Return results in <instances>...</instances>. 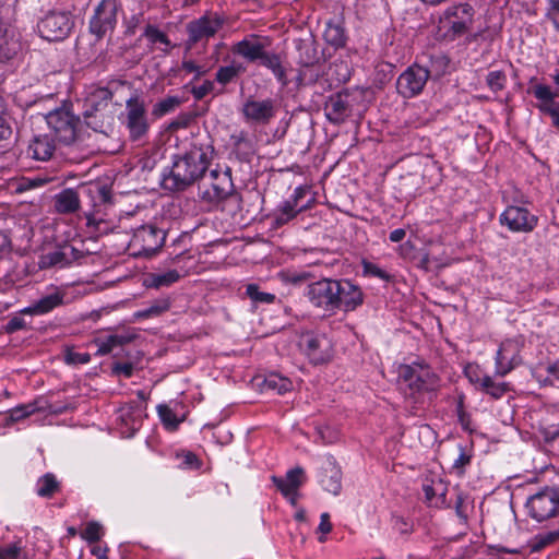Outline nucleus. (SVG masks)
Masks as SVG:
<instances>
[{
  "label": "nucleus",
  "instance_id": "f257e3e1",
  "mask_svg": "<svg viewBox=\"0 0 559 559\" xmlns=\"http://www.w3.org/2000/svg\"><path fill=\"white\" fill-rule=\"evenodd\" d=\"M209 166L207 153L200 147H193L174 160L169 171L162 177V186L169 191H182L201 179Z\"/></svg>",
  "mask_w": 559,
  "mask_h": 559
},
{
  "label": "nucleus",
  "instance_id": "f03ea898",
  "mask_svg": "<svg viewBox=\"0 0 559 559\" xmlns=\"http://www.w3.org/2000/svg\"><path fill=\"white\" fill-rule=\"evenodd\" d=\"M400 378L407 385L412 397L421 394H435L440 386V378L432 369L423 364L403 365L400 368ZM431 399V396H429Z\"/></svg>",
  "mask_w": 559,
  "mask_h": 559
},
{
  "label": "nucleus",
  "instance_id": "7ed1b4c3",
  "mask_svg": "<svg viewBox=\"0 0 559 559\" xmlns=\"http://www.w3.org/2000/svg\"><path fill=\"white\" fill-rule=\"evenodd\" d=\"M166 234L153 225L136 228L129 241L128 250L132 257H151L164 245Z\"/></svg>",
  "mask_w": 559,
  "mask_h": 559
},
{
  "label": "nucleus",
  "instance_id": "20e7f679",
  "mask_svg": "<svg viewBox=\"0 0 559 559\" xmlns=\"http://www.w3.org/2000/svg\"><path fill=\"white\" fill-rule=\"evenodd\" d=\"M525 507L528 515L539 523L559 516V488L545 487L531 496Z\"/></svg>",
  "mask_w": 559,
  "mask_h": 559
},
{
  "label": "nucleus",
  "instance_id": "39448f33",
  "mask_svg": "<svg viewBox=\"0 0 559 559\" xmlns=\"http://www.w3.org/2000/svg\"><path fill=\"white\" fill-rule=\"evenodd\" d=\"M474 14V8L467 2L450 5L441 17V23L447 27L444 36L454 40L466 34L473 25Z\"/></svg>",
  "mask_w": 559,
  "mask_h": 559
},
{
  "label": "nucleus",
  "instance_id": "423d86ee",
  "mask_svg": "<svg viewBox=\"0 0 559 559\" xmlns=\"http://www.w3.org/2000/svg\"><path fill=\"white\" fill-rule=\"evenodd\" d=\"M46 121L55 138L71 144L76 140L80 118L66 108H58L47 114Z\"/></svg>",
  "mask_w": 559,
  "mask_h": 559
},
{
  "label": "nucleus",
  "instance_id": "0eeeda50",
  "mask_svg": "<svg viewBox=\"0 0 559 559\" xmlns=\"http://www.w3.org/2000/svg\"><path fill=\"white\" fill-rule=\"evenodd\" d=\"M72 27L73 21L66 12H49L37 24L40 37L49 41L64 39Z\"/></svg>",
  "mask_w": 559,
  "mask_h": 559
},
{
  "label": "nucleus",
  "instance_id": "6e6552de",
  "mask_svg": "<svg viewBox=\"0 0 559 559\" xmlns=\"http://www.w3.org/2000/svg\"><path fill=\"white\" fill-rule=\"evenodd\" d=\"M224 19L217 13L207 12L187 24L188 43L194 45L213 37L223 26Z\"/></svg>",
  "mask_w": 559,
  "mask_h": 559
},
{
  "label": "nucleus",
  "instance_id": "1a4fd4ad",
  "mask_svg": "<svg viewBox=\"0 0 559 559\" xmlns=\"http://www.w3.org/2000/svg\"><path fill=\"white\" fill-rule=\"evenodd\" d=\"M275 103L271 98L254 99L249 97L241 107V115L246 123L250 126H265L275 116Z\"/></svg>",
  "mask_w": 559,
  "mask_h": 559
},
{
  "label": "nucleus",
  "instance_id": "9d476101",
  "mask_svg": "<svg viewBox=\"0 0 559 559\" xmlns=\"http://www.w3.org/2000/svg\"><path fill=\"white\" fill-rule=\"evenodd\" d=\"M429 80V73L425 67L417 63L408 67L397 79V93L404 98H412L420 94Z\"/></svg>",
  "mask_w": 559,
  "mask_h": 559
},
{
  "label": "nucleus",
  "instance_id": "9b49d317",
  "mask_svg": "<svg viewBox=\"0 0 559 559\" xmlns=\"http://www.w3.org/2000/svg\"><path fill=\"white\" fill-rule=\"evenodd\" d=\"M209 182L199 187L200 195L210 203H218L225 200L233 188L231 178L228 171L213 169L207 178Z\"/></svg>",
  "mask_w": 559,
  "mask_h": 559
},
{
  "label": "nucleus",
  "instance_id": "f8f14e48",
  "mask_svg": "<svg viewBox=\"0 0 559 559\" xmlns=\"http://www.w3.org/2000/svg\"><path fill=\"white\" fill-rule=\"evenodd\" d=\"M126 126L130 138L134 141L140 140L150 129L146 108L143 100L138 97L128 99L126 104Z\"/></svg>",
  "mask_w": 559,
  "mask_h": 559
},
{
  "label": "nucleus",
  "instance_id": "ddd939ff",
  "mask_svg": "<svg viewBox=\"0 0 559 559\" xmlns=\"http://www.w3.org/2000/svg\"><path fill=\"white\" fill-rule=\"evenodd\" d=\"M118 9V0H103L97 5L90 22V29L97 38H102L114 29L117 23Z\"/></svg>",
  "mask_w": 559,
  "mask_h": 559
},
{
  "label": "nucleus",
  "instance_id": "4468645a",
  "mask_svg": "<svg viewBox=\"0 0 559 559\" xmlns=\"http://www.w3.org/2000/svg\"><path fill=\"white\" fill-rule=\"evenodd\" d=\"M499 222L514 233H531L538 223V217L522 206L509 205L500 215Z\"/></svg>",
  "mask_w": 559,
  "mask_h": 559
},
{
  "label": "nucleus",
  "instance_id": "2eb2a0df",
  "mask_svg": "<svg viewBox=\"0 0 559 559\" xmlns=\"http://www.w3.org/2000/svg\"><path fill=\"white\" fill-rule=\"evenodd\" d=\"M306 475L301 467L297 466L286 472L284 476L271 477L273 485L282 496L292 504H296L299 498V489L306 483Z\"/></svg>",
  "mask_w": 559,
  "mask_h": 559
},
{
  "label": "nucleus",
  "instance_id": "dca6fc26",
  "mask_svg": "<svg viewBox=\"0 0 559 559\" xmlns=\"http://www.w3.org/2000/svg\"><path fill=\"white\" fill-rule=\"evenodd\" d=\"M341 289V281L322 276L317 281V310L322 308L323 312L317 311V317H328L337 309V299Z\"/></svg>",
  "mask_w": 559,
  "mask_h": 559
},
{
  "label": "nucleus",
  "instance_id": "f3484780",
  "mask_svg": "<svg viewBox=\"0 0 559 559\" xmlns=\"http://www.w3.org/2000/svg\"><path fill=\"white\" fill-rule=\"evenodd\" d=\"M66 292L60 287H51L36 302L23 308L20 312L29 316H43L64 304Z\"/></svg>",
  "mask_w": 559,
  "mask_h": 559
},
{
  "label": "nucleus",
  "instance_id": "a211bd4d",
  "mask_svg": "<svg viewBox=\"0 0 559 559\" xmlns=\"http://www.w3.org/2000/svg\"><path fill=\"white\" fill-rule=\"evenodd\" d=\"M349 93L338 92L331 95L324 105V111L326 118L334 123H338L345 120L350 114Z\"/></svg>",
  "mask_w": 559,
  "mask_h": 559
},
{
  "label": "nucleus",
  "instance_id": "6ab92c4d",
  "mask_svg": "<svg viewBox=\"0 0 559 559\" xmlns=\"http://www.w3.org/2000/svg\"><path fill=\"white\" fill-rule=\"evenodd\" d=\"M111 99V92L107 87H91L84 98V117H94L104 111Z\"/></svg>",
  "mask_w": 559,
  "mask_h": 559
},
{
  "label": "nucleus",
  "instance_id": "aec40b11",
  "mask_svg": "<svg viewBox=\"0 0 559 559\" xmlns=\"http://www.w3.org/2000/svg\"><path fill=\"white\" fill-rule=\"evenodd\" d=\"M231 52L249 62H254L257 60L261 61L267 51H265V45L257 36H251L235 43L231 46Z\"/></svg>",
  "mask_w": 559,
  "mask_h": 559
},
{
  "label": "nucleus",
  "instance_id": "412c9836",
  "mask_svg": "<svg viewBox=\"0 0 559 559\" xmlns=\"http://www.w3.org/2000/svg\"><path fill=\"white\" fill-rule=\"evenodd\" d=\"M364 301V295L359 287L355 286L352 282L344 280L341 281V289L337 299V309L345 311H353Z\"/></svg>",
  "mask_w": 559,
  "mask_h": 559
},
{
  "label": "nucleus",
  "instance_id": "4be33fe9",
  "mask_svg": "<svg viewBox=\"0 0 559 559\" xmlns=\"http://www.w3.org/2000/svg\"><path fill=\"white\" fill-rule=\"evenodd\" d=\"M55 150V142L49 135H36L29 141L26 154L35 160L46 162L52 157Z\"/></svg>",
  "mask_w": 559,
  "mask_h": 559
},
{
  "label": "nucleus",
  "instance_id": "5701e85b",
  "mask_svg": "<svg viewBox=\"0 0 559 559\" xmlns=\"http://www.w3.org/2000/svg\"><path fill=\"white\" fill-rule=\"evenodd\" d=\"M134 340V334L122 333V334H107L96 336L93 340V344L96 345L97 356H105L111 353L115 348L131 343Z\"/></svg>",
  "mask_w": 559,
  "mask_h": 559
},
{
  "label": "nucleus",
  "instance_id": "b1692460",
  "mask_svg": "<svg viewBox=\"0 0 559 559\" xmlns=\"http://www.w3.org/2000/svg\"><path fill=\"white\" fill-rule=\"evenodd\" d=\"M342 472L335 461L328 459L326 465L321 467L320 484L323 489L333 495H338L342 488Z\"/></svg>",
  "mask_w": 559,
  "mask_h": 559
},
{
  "label": "nucleus",
  "instance_id": "393cba45",
  "mask_svg": "<svg viewBox=\"0 0 559 559\" xmlns=\"http://www.w3.org/2000/svg\"><path fill=\"white\" fill-rule=\"evenodd\" d=\"M21 49V43L13 31L0 21V61L13 58Z\"/></svg>",
  "mask_w": 559,
  "mask_h": 559
},
{
  "label": "nucleus",
  "instance_id": "a878e982",
  "mask_svg": "<svg viewBox=\"0 0 559 559\" xmlns=\"http://www.w3.org/2000/svg\"><path fill=\"white\" fill-rule=\"evenodd\" d=\"M349 79L348 68L345 63H331L328 68V71L323 76H319L317 74V85H323L329 82V86L332 87L333 84L340 85L341 83L346 82Z\"/></svg>",
  "mask_w": 559,
  "mask_h": 559
},
{
  "label": "nucleus",
  "instance_id": "bb28decb",
  "mask_svg": "<svg viewBox=\"0 0 559 559\" xmlns=\"http://www.w3.org/2000/svg\"><path fill=\"white\" fill-rule=\"evenodd\" d=\"M181 277L177 270L148 273L144 278V285L148 288L168 287Z\"/></svg>",
  "mask_w": 559,
  "mask_h": 559
},
{
  "label": "nucleus",
  "instance_id": "cd10ccee",
  "mask_svg": "<svg viewBox=\"0 0 559 559\" xmlns=\"http://www.w3.org/2000/svg\"><path fill=\"white\" fill-rule=\"evenodd\" d=\"M261 64L271 70L282 86H286L288 84L289 80L287 78V69L282 63L278 55L266 52L261 60Z\"/></svg>",
  "mask_w": 559,
  "mask_h": 559
},
{
  "label": "nucleus",
  "instance_id": "c85d7f7f",
  "mask_svg": "<svg viewBox=\"0 0 559 559\" xmlns=\"http://www.w3.org/2000/svg\"><path fill=\"white\" fill-rule=\"evenodd\" d=\"M324 40L334 49L341 48L345 45L346 35L342 21H329L323 34Z\"/></svg>",
  "mask_w": 559,
  "mask_h": 559
},
{
  "label": "nucleus",
  "instance_id": "c756f323",
  "mask_svg": "<svg viewBox=\"0 0 559 559\" xmlns=\"http://www.w3.org/2000/svg\"><path fill=\"white\" fill-rule=\"evenodd\" d=\"M56 210L59 213H73L80 207V199L76 191L66 189L56 197Z\"/></svg>",
  "mask_w": 559,
  "mask_h": 559
},
{
  "label": "nucleus",
  "instance_id": "7c9ffc66",
  "mask_svg": "<svg viewBox=\"0 0 559 559\" xmlns=\"http://www.w3.org/2000/svg\"><path fill=\"white\" fill-rule=\"evenodd\" d=\"M247 68L243 63L231 61L229 64L219 67L216 74L215 80L222 84L226 85L237 79L239 75L245 73Z\"/></svg>",
  "mask_w": 559,
  "mask_h": 559
},
{
  "label": "nucleus",
  "instance_id": "2f4dec72",
  "mask_svg": "<svg viewBox=\"0 0 559 559\" xmlns=\"http://www.w3.org/2000/svg\"><path fill=\"white\" fill-rule=\"evenodd\" d=\"M449 66L450 58L447 55L442 52L431 55L429 68H426V71L429 73V79H440L448 72Z\"/></svg>",
  "mask_w": 559,
  "mask_h": 559
},
{
  "label": "nucleus",
  "instance_id": "473e14b6",
  "mask_svg": "<svg viewBox=\"0 0 559 559\" xmlns=\"http://www.w3.org/2000/svg\"><path fill=\"white\" fill-rule=\"evenodd\" d=\"M478 381L480 389L495 400L501 399L507 392L511 390L509 383L495 382L489 376H485Z\"/></svg>",
  "mask_w": 559,
  "mask_h": 559
},
{
  "label": "nucleus",
  "instance_id": "72a5a7b5",
  "mask_svg": "<svg viewBox=\"0 0 559 559\" xmlns=\"http://www.w3.org/2000/svg\"><path fill=\"white\" fill-rule=\"evenodd\" d=\"M59 490V481L51 473H47L36 483L35 491L41 498H50Z\"/></svg>",
  "mask_w": 559,
  "mask_h": 559
},
{
  "label": "nucleus",
  "instance_id": "f704fd0d",
  "mask_svg": "<svg viewBox=\"0 0 559 559\" xmlns=\"http://www.w3.org/2000/svg\"><path fill=\"white\" fill-rule=\"evenodd\" d=\"M68 250H72L71 247H63L60 250H55L44 254L40 259V267L59 266L63 267L68 264Z\"/></svg>",
  "mask_w": 559,
  "mask_h": 559
},
{
  "label": "nucleus",
  "instance_id": "c9c22d12",
  "mask_svg": "<svg viewBox=\"0 0 559 559\" xmlns=\"http://www.w3.org/2000/svg\"><path fill=\"white\" fill-rule=\"evenodd\" d=\"M170 308V301L167 298H162L153 301L148 307L139 310L134 313L135 319H147L158 317Z\"/></svg>",
  "mask_w": 559,
  "mask_h": 559
},
{
  "label": "nucleus",
  "instance_id": "e433bc0d",
  "mask_svg": "<svg viewBox=\"0 0 559 559\" xmlns=\"http://www.w3.org/2000/svg\"><path fill=\"white\" fill-rule=\"evenodd\" d=\"M540 432L546 442H551L559 437V412L552 414V418L543 419Z\"/></svg>",
  "mask_w": 559,
  "mask_h": 559
},
{
  "label": "nucleus",
  "instance_id": "4c0bfd02",
  "mask_svg": "<svg viewBox=\"0 0 559 559\" xmlns=\"http://www.w3.org/2000/svg\"><path fill=\"white\" fill-rule=\"evenodd\" d=\"M157 414L164 427L169 431H175L182 419L178 418L175 412L166 404L157 406Z\"/></svg>",
  "mask_w": 559,
  "mask_h": 559
},
{
  "label": "nucleus",
  "instance_id": "58836bf2",
  "mask_svg": "<svg viewBox=\"0 0 559 559\" xmlns=\"http://www.w3.org/2000/svg\"><path fill=\"white\" fill-rule=\"evenodd\" d=\"M24 548L25 546L21 538H17L8 545L0 546V559L26 558Z\"/></svg>",
  "mask_w": 559,
  "mask_h": 559
},
{
  "label": "nucleus",
  "instance_id": "ea45409f",
  "mask_svg": "<svg viewBox=\"0 0 559 559\" xmlns=\"http://www.w3.org/2000/svg\"><path fill=\"white\" fill-rule=\"evenodd\" d=\"M180 105V99L177 96H168L159 102H157L153 109L152 115L155 117H163L171 111H174Z\"/></svg>",
  "mask_w": 559,
  "mask_h": 559
},
{
  "label": "nucleus",
  "instance_id": "a19ab883",
  "mask_svg": "<svg viewBox=\"0 0 559 559\" xmlns=\"http://www.w3.org/2000/svg\"><path fill=\"white\" fill-rule=\"evenodd\" d=\"M144 36L151 44L164 46L162 48L164 51L168 50L170 47V41L167 35L159 31L156 26L147 25L144 31Z\"/></svg>",
  "mask_w": 559,
  "mask_h": 559
},
{
  "label": "nucleus",
  "instance_id": "79ce46f5",
  "mask_svg": "<svg viewBox=\"0 0 559 559\" xmlns=\"http://www.w3.org/2000/svg\"><path fill=\"white\" fill-rule=\"evenodd\" d=\"M557 543L551 531L535 535L530 542V552H538L545 547Z\"/></svg>",
  "mask_w": 559,
  "mask_h": 559
},
{
  "label": "nucleus",
  "instance_id": "37998d69",
  "mask_svg": "<svg viewBox=\"0 0 559 559\" xmlns=\"http://www.w3.org/2000/svg\"><path fill=\"white\" fill-rule=\"evenodd\" d=\"M507 81V74L501 70L490 71L486 76V84L493 93L504 90Z\"/></svg>",
  "mask_w": 559,
  "mask_h": 559
},
{
  "label": "nucleus",
  "instance_id": "c03bdc74",
  "mask_svg": "<svg viewBox=\"0 0 559 559\" xmlns=\"http://www.w3.org/2000/svg\"><path fill=\"white\" fill-rule=\"evenodd\" d=\"M266 389L273 390L278 394H284L292 389V383L288 379L282 378L277 374H271L264 380Z\"/></svg>",
  "mask_w": 559,
  "mask_h": 559
},
{
  "label": "nucleus",
  "instance_id": "a18cd8bd",
  "mask_svg": "<svg viewBox=\"0 0 559 559\" xmlns=\"http://www.w3.org/2000/svg\"><path fill=\"white\" fill-rule=\"evenodd\" d=\"M321 349V355H317V365L329 362L333 357V345L331 341L325 336H317V350Z\"/></svg>",
  "mask_w": 559,
  "mask_h": 559
},
{
  "label": "nucleus",
  "instance_id": "49530a36",
  "mask_svg": "<svg viewBox=\"0 0 559 559\" xmlns=\"http://www.w3.org/2000/svg\"><path fill=\"white\" fill-rule=\"evenodd\" d=\"M104 535V527L100 523L91 521L86 524L85 528L81 532V537L88 543L98 542Z\"/></svg>",
  "mask_w": 559,
  "mask_h": 559
},
{
  "label": "nucleus",
  "instance_id": "de8ad7c7",
  "mask_svg": "<svg viewBox=\"0 0 559 559\" xmlns=\"http://www.w3.org/2000/svg\"><path fill=\"white\" fill-rule=\"evenodd\" d=\"M514 358L508 359L506 356V349L500 348L496 356V373L500 377H504L514 368Z\"/></svg>",
  "mask_w": 559,
  "mask_h": 559
},
{
  "label": "nucleus",
  "instance_id": "09e8293b",
  "mask_svg": "<svg viewBox=\"0 0 559 559\" xmlns=\"http://www.w3.org/2000/svg\"><path fill=\"white\" fill-rule=\"evenodd\" d=\"M459 457L453 462L452 469L457 476L465 474V467L471 464L472 454L466 451V448L459 445Z\"/></svg>",
  "mask_w": 559,
  "mask_h": 559
},
{
  "label": "nucleus",
  "instance_id": "8fccbe9b",
  "mask_svg": "<svg viewBox=\"0 0 559 559\" xmlns=\"http://www.w3.org/2000/svg\"><path fill=\"white\" fill-rule=\"evenodd\" d=\"M246 293L254 302L272 304L275 300V295L260 292L255 284H249L246 288Z\"/></svg>",
  "mask_w": 559,
  "mask_h": 559
},
{
  "label": "nucleus",
  "instance_id": "3c124183",
  "mask_svg": "<svg viewBox=\"0 0 559 559\" xmlns=\"http://www.w3.org/2000/svg\"><path fill=\"white\" fill-rule=\"evenodd\" d=\"M36 411V406L34 404L20 405L12 408L9 413V418L12 421H17L26 418L27 416L34 414Z\"/></svg>",
  "mask_w": 559,
  "mask_h": 559
},
{
  "label": "nucleus",
  "instance_id": "603ef678",
  "mask_svg": "<svg viewBox=\"0 0 559 559\" xmlns=\"http://www.w3.org/2000/svg\"><path fill=\"white\" fill-rule=\"evenodd\" d=\"M277 212L278 214L275 216L274 219L276 227L287 223L297 213L289 202H286Z\"/></svg>",
  "mask_w": 559,
  "mask_h": 559
},
{
  "label": "nucleus",
  "instance_id": "864d4df0",
  "mask_svg": "<svg viewBox=\"0 0 559 559\" xmlns=\"http://www.w3.org/2000/svg\"><path fill=\"white\" fill-rule=\"evenodd\" d=\"M362 269L364 274L366 275H371L383 281H389L391 278V276L384 270L380 269L377 264L372 262L364 260Z\"/></svg>",
  "mask_w": 559,
  "mask_h": 559
},
{
  "label": "nucleus",
  "instance_id": "5fc2aeb1",
  "mask_svg": "<svg viewBox=\"0 0 559 559\" xmlns=\"http://www.w3.org/2000/svg\"><path fill=\"white\" fill-rule=\"evenodd\" d=\"M311 278L312 274L308 271H287L285 273V280L295 285L308 283Z\"/></svg>",
  "mask_w": 559,
  "mask_h": 559
},
{
  "label": "nucleus",
  "instance_id": "6e6d98bb",
  "mask_svg": "<svg viewBox=\"0 0 559 559\" xmlns=\"http://www.w3.org/2000/svg\"><path fill=\"white\" fill-rule=\"evenodd\" d=\"M84 192L90 199V203H92L95 199L99 200L102 203H106L109 200L108 192L104 187H88L84 189Z\"/></svg>",
  "mask_w": 559,
  "mask_h": 559
},
{
  "label": "nucleus",
  "instance_id": "4d7b16f0",
  "mask_svg": "<svg viewBox=\"0 0 559 559\" xmlns=\"http://www.w3.org/2000/svg\"><path fill=\"white\" fill-rule=\"evenodd\" d=\"M548 9L545 16L552 22L554 27L559 31V0H548Z\"/></svg>",
  "mask_w": 559,
  "mask_h": 559
},
{
  "label": "nucleus",
  "instance_id": "13d9d810",
  "mask_svg": "<svg viewBox=\"0 0 559 559\" xmlns=\"http://www.w3.org/2000/svg\"><path fill=\"white\" fill-rule=\"evenodd\" d=\"M534 95L537 99L545 103H552L556 95L551 92L550 87L544 84H538L534 88Z\"/></svg>",
  "mask_w": 559,
  "mask_h": 559
},
{
  "label": "nucleus",
  "instance_id": "bf43d9fd",
  "mask_svg": "<svg viewBox=\"0 0 559 559\" xmlns=\"http://www.w3.org/2000/svg\"><path fill=\"white\" fill-rule=\"evenodd\" d=\"M134 365L132 362H116L112 365V373L116 376H123L124 378L132 377Z\"/></svg>",
  "mask_w": 559,
  "mask_h": 559
},
{
  "label": "nucleus",
  "instance_id": "052dcab7",
  "mask_svg": "<svg viewBox=\"0 0 559 559\" xmlns=\"http://www.w3.org/2000/svg\"><path fill=\"white\" fill-rule=\"evenodd\" d=\"M66 361L68 364L84 365L91 361V355L88 353L68 352L66 355Z\"/></svg>",
  "mask_w": 559,
  "mask_h": 559
},
{
  "label": "nucleus",
  "instance_id": "680f3d73",
  "mask_svg": "<svg viewBox=\"0 0 559 559\" xmlns=\"http://www.w3.org/2000/svg\"><path fill=\"white\" fill-rule=\"evenodd\" d=\"M318 433L324 443H333L338 438V431L328 426L320 429Z\"/></svg>",
  "mask_w": 559,
  "mask_h": 559
},
{
  "label": "nucleus",
  "instance_id": "e2e57ef3",
  "mask_svg": "<svg viewBox=\"0 0 559 559\" xmlns=\"http://www.w3.org/2000/svg\"><path fill=\"white\" fill-rule=\"evenodd\" d=\"M213 90V83L211 81H205L199 86H194L192 88V94L197 99H201L205 97Z\"/></svg>",
  "mask_w": 559,
  "mask_h": 559
},
{
  "label": "nucleus",
  "instance_id": "0e129e2a",
  "mask_svg": "<svg viewBox=\"0 0 559 559\" xmlns=\"http://www.w3.org/2000/svg\"><path fill=\"white\" fill-rule=\"evenodd\" d=\"M333 528V525L330 521L329 513L324 512L320 516V524L318 526V531L322 534H329Z\"/></svg>",
  "mask_w": 559,
  "mask_h": 559
},
{
  "label": "nucleus",
  "instance_id": "69168bd1",
  "mask_svg": "<svg viewBox=\"0 0 559 559\" xmlns=\"http://www.w3.org/2000/svg\"><path fill=\"white\" fill-rule=\"evenodd\" d=\"M26 328V322L21 317H13L7 325L8 332H15Z\"/></svg>",
  "mask_w": 559,
  "mask_h": 559
},
{
  "label": "nucleus",
  "instance_id": "338daca9",
  "mask_svg": "<svg viewBox=\"0 0 559 559\" xmlns=\"http://www.w3.org/2000/svg\"><path fill=\"white\" fill-rule=\"evenodd\" d=\"M182 69L187 72L194 73L195 78H199L205 73V70H203L200 66L191 60L183 61Z\"/></svg>",
  "mask_w": 559,
  "mask_h": 559
},
{
  "label": "nucleus",
  "instance_id": "774afa93",
  "mask_svg": "<svg viewBox=\"0 0 559 559\" xmlns=\"http://www.w3.org/2000/svg\"><path fill=\"white\" fill-rule=\"evenodd\" d=\"M12 129L8 120L0 115V141L7 140L11 136Z\"/></svg>",
  "mask_w": 559,
  "mask_h": 559
}]
</instances>
